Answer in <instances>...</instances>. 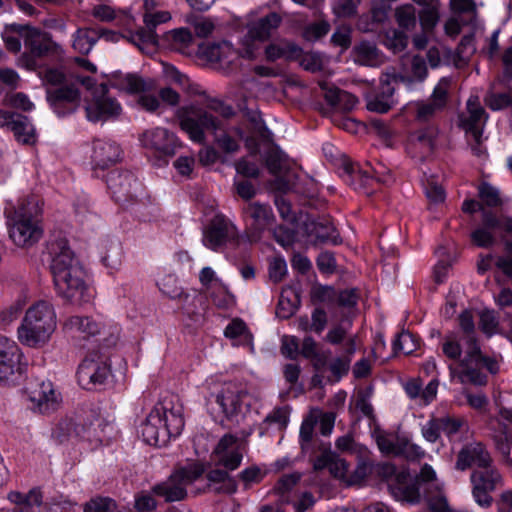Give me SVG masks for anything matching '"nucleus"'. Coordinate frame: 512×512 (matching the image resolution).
Wrapping results in <instances>:
<instances>
[{
	"mask_svg": "<svg viewBox=\"0 0 512 512\" xmlns=\"http://www.w3.org/2000/svg\"><path fill=\"white\" fill-rule=\"evenodd\" d=\"M233 115V108L217 99L210 100L205 108L190 104L181 106L175 111V118L180 129L187 134L192 142L204 144L206 142L205 131L208 130L215 136L218 146L227 153L238 151L239 144L228 134L219 135L218 132L224 130L223 119H228Z\"/></svg>",
	"mask_w": 512,
	"mask_h": 512,
	"instance_id": "f257e3e1",
	"label": "nucleus"
},
{
	"mask_svg": "<svg viewBox=\"0 0 512 512\" xmlns=\"http://www.w3.org/2000/svg\"><path fill=\"white\" fill-rule=\"evenodd\" d=\"M51 272L57 294L77 305L89 302L93 295L86 283V273L65 241L52 245Z\"/></svg>",
	"mask_w": 512,
	"mask_h": 512,
	"instance_id": "f03ea898",
	"label": "nucleus"
},
{
	"mask_svg": "<svg viewBox=\"0 0 512 512\" xmlns=\"http://www.w3.org/2000/svg\"><path fill=\"white\" fill-rule=\"evenodd\" d=\"M57 326L54 306L48 301H38L25 312L21 325L17 329L21 344L37 348L46 344Z\"/></svg>",
	"mask_w": 512,
	"mask_h": 512,
	"instance_id": "7ed1b4c3",
	"label": "nucleus"
},
{
	"mask_svg": "<svg viewBox=\"0 0 512 512\" xmlns=\"http://www.w3.org/2000/svg\"><path fill=\"white\" fill-rule=\"evenodd\" d=\"M42 208L38 197L20 199L10 216L9 236L19 247L31 246L42 236L40 217Z\"/></svg>",
	"mask_w": 512,
	"mask_h": 512,
	"instance_id": "20e7f679",
	"label": "nucleus"
},
{
	"mask_svg": "<svg viewBox=\"0 0 512 512\" xmlns=\"http://www.w3.org/2000/svg\"><path fill=\"white\" fill-rule=\"evenodd\" d=\"M184 427L182 408L156 405L141 425L143 440L153 446H165L172 437L181 434Z\"/></svg>",
	"mask_w": 512,
	"mask_h": 512,
	"instance_id": "39448f33",
	"label": "nucleus"
},
{
	"mask_svg": "<svg viewBox=\"0 0 512 512\" xmlns=\"http://www.w3.org/2000/svg\"><path fill=\"white\" fill-rule=\"evenodd\" d=\"M12 29L22 37L27 49L17 60L19 67L35 70L38 66L37 60L55 52L58 47L49 33L36 27L14 24Z\"/></svg>",
	"mask_w": 512,
	"mask_h": 512,
	"instance_id": "423d86ee",
	"label": "nucleus"
},
{
	"mask_svg": "<svg viewBox=\"0 0 512 512\" xmlns=\"http://www.w3.org/2000/svg\"><path fill=\"white\" fill-rule=\"evenodd\" d=\"M486 367L490 372H497V364L491 359L485 358L480 350L476 339H469V348H466V355L461 360L458 367L449 365V371L452 378H457L460 383H471L474 385H485L487 378L481 372V368Z\"/></svg>",
	"mask_w": 512,
	"mask_h": 512,
	"instance_id": "0eeeda50",
	"label": "nucleus"
},
{
	"mask_svg": "<svg viewBox=\"0 0 512 512\" xmlns=\"http://www.w3.org/2000/svg\"><path fill=\"white\" fill-rule=\"evenodd\" d=\"M205 469L199 462L190 463L177 469L167 480L155 485L153 492L167 502L181 501L186 495V488L202 476Z\"/></svg>",
	"mask_w": 512,
	"mask_h": 512,
	"instance_id": "6e6552de",
	"label": "nucleus"
},
{
	"mask_svg": "<svg viewBox=\"0 0 512 512\" xmlns=\"http://www.w3.org/2000/svg\"><path fill=\"white\" fill-rule=\"evenodd\" d=\"M113 85L127 93L138 94L137 104L147 112H155L161 107L158 96L151 93L155 88L152 80L146 81L137 75L126 74L119 75Z\"/></svg>",
	"mask_w": 512,
	"mask_h": 512,
	"instance_id": "1a4fd4ad",
	"label": "nucleus"
},
{
	"mask_svg": "<svg viewBox=\"0 0 512 512\" xmlns=\"http://www.w3.org/2000/svg\"><path fill=\"white\" fill-rule=\"evenodd\" d=\"M246 450V442L243 439L227 433L214 447L211 458L216 466L234 471L241 465Z\"/></svg>",
	"mask_w": 512,
	"mask_h": 512,
	"instance_id": "9d476101",
	"label": "nucleus"
},
{
	"mask_svg": "<svg viewBox=\"0 0 512 512\" xmlns=\"http://www.w3.org/2000/svg\"><path fill=\"white\" fill-rule=\"evenodd\" d=\"M470 481L474 500L482 507H489L492 504L490 493L503 485L502 476L493 464L474 469Z\"/></svg>",
	"mask_w": 512,
	"mask_h": 512,
	"instance_id": "9b49d317",
	"label": "nucleus"
},
{
	"mask_svg": "<svg viewBox=\"0 0 512 512\" xmlns=\"http://www.w3.org/2000/svg\"><path fill=\"white\" fill-rule=\"evenodd\" d=\"M405 80L406 78L398 74L395 68L387 69L380 77L379 91L366 97L368 110L377 113L388 112L396 103L394 98L395 86Z\"/></svg>",
	"mask_w": 512,
	"mask_h": 512,
	"instance_id": "f8f14e48",
	"label": "nucleus"
},
{
	"mask_svg": "<svg viewBox=\"0 0 512 512\" xmlns=\"http://www.w3.org/2000/svg\"><path fill=\"white\" fill-rule=\"evenodd\" d=\"M451 78L443 77L434 87L431 96L413 104L414 116L418 122H429L444 110L448 101Z\"/></svg>",
	"mask_w": 512,
	"mask_h": 512,
	"instance_id": "ddd939ff",
	"label": "nucleus"
},
{
	"mask_svg": "<svg viewBox=\"0 0 512 512\" xmlns=\"http://www.w3.org/2000/svg\"><path fill=\"white\" fill-rule=\"evenodd\" d=\"M227 418H232L250 406V396L247 389L240 383L227 382L213 395Z\"/></svg>",
	"mask_w": 512,
	"mask_h": 512,
	"instance_id": "4468645a",
	"label": "nucleus"
},
{
	"mask_svg": "<svg viewBox=\"0 0 512 512\" xmlns=\"http://www.w3.org/2000/svg\"><path fill=\"white\" fill-rule=\"evenodd\" d=\"M107 186L114 199L122 205L137 201L142 195V185L128 171H112L107 176Z\"/></svg>",
	"mask_w": 512,
	"mask_h": 512,
	"instance_id": "2eb2a0df",
	"label": "nucleus"
},
{
	"mask_svg": "<svg viewBox=\"0 0 512 512\" xmlns=\"http://www.w3.org/2000/svg\"><path fill=\"white\" fill-rule=\"evenodd\" d=\"M314 469H328L333 477L344 481L348 485L360 482L366 475L365 466H359L353 473H350L349 464L332 451H326L317 457L314 462Z\"/></svg>",
	"mask_w": 512,
	"mask_h": 512,
	"instance_id": "dca6fc26",
	"label": "nucleus"
},
{
	"mask_svg": "<svg viewBox=\"0 0 512 512\" xmlns=\"http://www.w3.org/2000/svg\"><path fill=\"white\" fill-rule=\"evenodd\" d=\"M109 375V365L97 354L87 356L77 371L78 383L86 390H95L102 386Z\"/></svg>",
	"mask_w": 512,
	"mask_h": 512,
	"instance_id": "f3484780",
	"label": "nucleus"
},
{
	"mask_svg": "<svg viewBox=\"0 0 512 512\" xmlns=\"http://www.w3.org/2000/svg\"><path fill=\"white\" fill-rule=\"evenodd\" d=\"M140 141L144 148L157 153L159 156H173L181 142L175 133L164 127H155L143 132Z\"/></svg>",
	"mask_w": 512,
	"mask_h": 512,
	"instance_id": "a211bd4d",
	"label": "nucleus"
},
{
	"mask_svg": "<svg viewBox=\"0 0 512 512\" xmlns=\"http://www.w3.org/2000/svg\"><path fill=\"white\" fill-rule=\"evenodd\" d=\"M486 120L487 114L479 97L471 95L467 100L465 111L459 115L460 127L479 144Z\"/></svg>",
	"mask_w": 512,
	"mask_h": 512,
	"instance_id": "6ab92c4d",
	"label": "nucleus"
},
{
	"mask_svg": "<svg viewBox=\"0 0 512 512\" xmlns=\"http://www.w3.org/2000/svg\"><path fill=\"white\" fill-rule=\"evenodd\" d=\"M439 130L430 125L409 134L406 143V151L411 158L423 161L429 157L436 146Z\"/></svg>",
	"mask_w": 512,
	"mask_h": 512,
	"instance_id": "aec40b11",
	"label": "nucleus"
},
{
	"mask_svg": "<svg viewBox=\"0 0 512 512\" xmlns=\"http://www.w3.org/2000/svg\"><path fill=\"white\" fill-rule=\"evenodd\" d=\"M71 425L73 433L90 442H101L105 420L100 416L97 410L90 409L78 415L74 421L67 423Z\"/></svg>",
	"mask_w": 512,
	"mask_h": 512,
	"instance_id": "412c9836",
	"label": "nucleus"
},
{
	"mask_svg": "<svg viewBox=\"0 0 512 512\" xmlns=\"http://www.w3.org/2000/svg\"><path fill=\"white\" fill-rule=\"evenodd\" d=\"M244 213L251 220L247 228L249 242H258L263 232L269 228L274 220L269 205L259 202H250L244 207Z\"/></svg>",
	"mask_w": 512,
	"mask_h": 512,
	"instance_id": "4be33fe9",
	"label": "nucleus"
},
{
	"mask_svg": "<svg viewBox=\"0 0 512 512\" xmlns=\"http://www.w3.org/2000/svg\"><path fill=\"white\" fill-rule=\"evenodd\" d=\"M102 95L94 97L93 101L86 106V116L91 122L107 121L118 117L122 112L119 102L107 95V87L104 84L99 86Z\"/></svg>",
	"mask_w": 512,
	"mask_h": 512,
	"instance_id": "5701e85b",
	"label": "nucleus"
},
{
	"mask_svg": "<svg viewBox=\"0 0 512 512\" xmlns=\"http://www.w3.org/2000/svg\"><path fill=\"white\" fill-rule=\"evenodd\" d=\"M493 464L490 453L480 442L466 444L458 453L455 464L456 469L465 471L468 468H485Z\"/></svg>",
	"mask_w": 512,
	"mask_h": 512,
	"instance_id": "b1692460",
	"label": "nucleus"
},
{
	"mask_svg": "<svg viewBox=\"0 0 512 512\" xmlns=\"http://www.w3.org/2000/svg\"><path fill=\"white\" fill-rule=\"evenodd\" d=\"M29 398L41 413H49L57 409L61 396L50 381H42L28 388Z\"/></svg>",
	"mask_w": 512,
	"mask_h": 512,
	"instance_id": "393cba45",
	"label": "nucleus"
},
{
	"mask_svg": "<svg viewBox=\"0 0 512 512\" xmlns=\"http://www.w3.org/2000/svg\"><path fill=\"white\" fill-rule=\"evenodd\" d=\"M121 149L109 139H94L92 142L91 163L94 168L106 169L120 160Z\"/></svg>",
	"mask_w": 512,
	"mask_h": 512,
	"instance_id": "a878e982",
	"label": "nucleus"
},
{
	"mask_svg": "<svg viewBox=\"0 0 512 512\" xmlns=\"http://www.w3.org/2000/svg\"><path fill=\"white\" fill-rule=\"evenodd\" d=\"M389 490L391 495L398 501L415 504L421 498L417 482H412L410 474L405 470L395 475L394 479L389 483Z\"/></svg>",
	"mask_w": 512,
	"mask_h": 512,
	"instance_id": "bb28decb",
	"label": "nucleus"
},
{
	"mask_svg": "<svg viewBox=\"0 0 512 512\" xmlns=\"http://www.w3.org/2000/svg\"><path fill=\"white\" fill-rule=\"evenodd\" d=\"M63 328L73 337L88 339L100 334L103 325L92 316L72 315L65 320Z\"/></svg>",
	"mask_w": 512,
	"mask_h": 512,
	"instance_id": "cd10ccee",
	"label": "nucleus"
},
{
	"mask_svg": "<svg viewBox=\"0 0 512 512\" xmlns=\"http://www.w3.org/2000/svg\"><path fill=\"white\" fill-rule=\"evenodd\" d=\"M500 226V217L490 211H483L481 226L471 234L473 243L479 247H491L496 242V232H499Z\"/></svg>",
	"mask_w": 512,
	"mask_h": 512,
	"instance_id": "c85d7f7f",
	"label": "nucleus"
},
{
	"mask_svg": "<svg viewBox=\"0 0 512 512\" xmlns=\"http://www.w3.org/2000/svg\"><path fill=\"white\" fill-rule=\"evenodd\" d=\"M21 352L15 341L0 335V382L13 375L20 361Z\"/></svg>",
	"mask_w": 512,
	"mask_h": 512,
	"instance_id": "c756f323",
	"label": "nucleus"
},
{
	"mask_svg": "<svg viewBox=\"0 0 512 512\" xmlns=\"http://www.w3.org/2000/svg\"><path fill=\"white\" fill-rule=\"evenodd\" d=\"M344 172L346 173L345 181L355 189H366L374 181L388 183L390 179V177L383 176L382 170L374 169V174L371 175L368 171H363L357 165L351 163L344 165Z\"/></svg>",
	"mask_w": 512,
	"mask_h": 512,
	"instance_id": "7c9ffc66",
	"label": "nucleus"
},
{
	"mask_svg": "<svg viewBox=\"0 0 512 512\" xmlns=\"http://www.w3.org/2000/svg\"><path fill=\"white\" fill-rule=\"evenodd\" d=\"M282 22L279 14L272 12L247 25V34L260 41H267Z\"/></svg>",
	"mask_w": 512,
	"mask_h": 512,
	"instance_id": "2f4dec72",
	"label": "nucleus"
},
{
	"mask_svg": "<svg viewBox=\"0 0 512 512\" xmlns=\"http://www.w3.org/2000/svg\"><path fill=\"white\" fill-rule=\"evenodd\" d=\"M203 55L213 63L231 64L239 57L238 50L228 41L211 43L203 48Z\"/></svg>",
	"mask_w": 512,
	"mask_h": 512,
	"instance_id": "473e14b6",
	"label": "nucleus"
},
{
	"mask_svg": "<svg viewBox=\"0 0 512 512\" xmlns=\"http://www.w3.org/2000/svg\"><path fill=\"white\" fill-rule=\"evenodd\" d=\"M230 228L224 219L215 218L204 232L203 244L211 250H218L225 243Z\"/></svg>",
	"mask_w": 512,
	"mask_h": 512,
	"instance_id": "72a5a7b5",
	"label": "nucleus"
},
{
	"mask_svg": "<svg viewBox=\"0 0 512 512\" xmlns=\"http://www.w3.org/2000/svg\"><path fill=\"white\" fill-rule=\"evenodd\" d=\"M354 62L364 66L376 67L383 63L384 57L376 45L369 41H362L352 50Z\"/></svg>",
	"mask_w": 512,
	"mask_h": 512,
	"instance_id": "f704fd0d",
	"label": "nucleus"
},
{
	"mask_svg": "<svg viewBox=\"0 0 512 512\" xmlns=\"http://www.w3.org/2000/svg\"><path fill=\"white\" fill-rule=\"evenodd\" d=\"M47 98L57 113L65 104L70 105L69 111H73L79 101V92L74 86H63L47 90Z\"/></svg>",
	"mask_w": 512,
	"mask_h": 512,
	"instance_id": "c9c22d12",
	"label": "nucleus"
},
{
	"mask_svg": "<svg viewBox=\"0 0 512 512\" xmlns=\"http://www.w3.org/2000/svg\"><path fill=\"white\" fill-rule=\"evenodd\" d=\"M265 57L268 61L274 62L280 58L288 60L300 57L302 49L294 42L281 40L271 43L265 48Z\"/></svg>",
	"mask_w": 512,
	"mask_h": 512,
	"instance_id": "e433bc0d",
	"label": "nucleus"
},
{
	"mask_svg": "<svg viewBox=\"0 0 512 512\" xmlns=\"http://www.w3.org/2000/svg\"><path fill=\"white\" fill-rule=\"evenodd\" d=\"M208 487L215 493L232 494L237 490V483L228 470L214 469L207 474Z\"/></svg>",
	"mask_w": 512,
	"mask_h": 512,
	"instance_id": "4c0bfd02",
	"label": "nucleus"
},
{
	"mask_svg": "<svg viewBox=\"0 0 512 512\" xmlns=\"http://www.w3.org/2000/svg\"><path fill=\"white\" fill-rule=\"evenodd\" d=\"M492 425L496 448L504 457L508 458L511 453L512 425H507L500 420L495 421Z\"/></svg>",
	"mask_w": 512,
	"mask_h": 512,
	"instance_id": "58836bf2",
	"label": "nucleus"
},
{
	"mask_svg": "<svg viewBox=\"0 0 512 512\" xmlns=\"http://www.w3.org/2000/svg\"><path fill=\"white\" fill-rule=\"evenodd\" d=\"M157 285L162 292L172 300L184 298L185 301L195 302V298L188 293H185L179 286L178 279L175 275L167 274L158 280Z\"/></svg>",
	"mask_w": 512,
	"mask_h": 512,
	"instance_id": "ea45409f",
	"label": "nucleus"
},
{
	"mask_svg": "<svg viewBox=\"0 0 512 512\" xmlns=\"http://www.w3.org/2000/svg\"><path fill=\"white\" fill-rule=\"evenodd\" d=\"M162 74L167 82L178 85L184 91L191 94L198 93L197 85L191 83L187 75L180 72L174 65L162 63Z\"/></svg>",
	"mask_w": 512,
	"mask_h": 512,
	"instance_id": "a19ab883",
	"label": "nucleus"
},
{
	"mask_svg": "<svg viewBox=\"0 0 512 512\" xmlns=\"http://www.w3.org/2000/svg\"><path fill=\"white\" fill-rule=\"evenodd\" d=\"M14 119L11 131H13L16 140L23 144H34L36 142V134L29 119L20 114H17Z\"/></svg>",
	"mask_w": 512,
	"mask_h": 512,
	"instance_id": "79ce46f5",
	"label": "nucleus"
},
{
	"mask_svg": "<svg viewBox=\"0 0 512 512\" xmlns=\"http://www.w3.org/2000/svg\"><path fill=\"white\" fill-rule=\"evenodd\" d=\"M99 38V33L95 30L78 29L73 35V48L81 54H88Z\"/></svg>",
	"mask_w": 512,
	"mask_h": 512,
	"instance_id": "37998d69",
	"label": "nucleus"
},
{
	"mask_svg": "<svg viewBox=\"0 0 512 512\" xmlns=\"http://www.w3.org/2000/svg\"><path fill=\"white\" fill-rule=\"evenodd\" d=\"M224 334L227 338L234 340V345H249L253 348L252 335L249 333L246 324L242 320H233L226 327Z\"/></svg>",
	"mask_w": 512,
	"mask_h": 512,
	"instance_id": "c03bdc74",
	"label": "nucleus"
},
{
	"mask_svg": "<svg viewBox=\"0 0 512 512\" xmlns=\"http://www.w3.org/2000/svg\"><path fill=\"white\" fill-rule=\"evenodd\" d=\"M8 499L13 504L19 507L27 506H41L43 502V496L39 489L33 488L27 494H22L18 491H11L8 494Z\"/></svg>",
	"mask_w": 512,
	"mask_h": 512,
	"instance_id": "a18cd8bd",
	"label": "nucleus"
},
{
	"mask_svg": "<svg viewBox=\"0 0 512 512\" xmlns=\"http://www.w3.org/2000/svg\"><path fill=\"white\" fill-rule=\"evenodd\" d=\"M264 41H260L249 34H245L241 40V47L238 50L239 57L254 60L258 57L261 51V44Z\"/></svg>",
	"mask_w": 512,
	"mask_h": 512,
	"instance_id": "49530a36",
	"label": "nucleus"
},
{
	"mask_svg": "<svg viewBox=\"0 0 512 512\" xmlns=\"http://www.w3.org/2000/svg\"><path fill=\"white\" fill-rule=\"evenodd\" d=\"M441 430L449 437L452 438L456 434L461 433L468 429L467 422L460 417L444 416L439 418Z\"/></svg>",
	"mask_w": 512,
	"mask_h": 512,
	"instance_id": "de8ad7c7",
	"label": "nucleus"
},
{
	"mask_svg": "<svg viewBox=\"0 0 512 512\" xmlns=\"http://www.w3.org/2000/svg\"><path fill=\"white\" fill-rule=\"evenodd\" d=\"M395 17L398 25L410 30L416 25V11L413 5L405 4L396 8Z\"/></svg>",
	"mask_w": 512,
	"mask_h": 512,
	"instance_id": "09e8293b",
	"label": "nucleus"
},
{
	"mask_svg": "<svg viewBox=\"0 0 512 512\" xmlns=\"http://www.w3.org/2000/svg\"><path fill=\"white\" fill-rule=\"evenodd\" d=\"M418 346V342L413 334L408 331H402L393 342L395 353L402 352L405 355L411 354Z\"/></svg>",
	"mask_w": 512,
	"mask_h": 512,
	"instance_id": "8fccbe9b",
	"label": "nucleus"
},
{
	"mask_svg": "<svg viewBox=\"0 0 512 512\" xmlns=\"http://www.w3.org/2000/svg\"><path fill=\"white\" fill-rule=\"evenodd\" d=\"M171 20V14L168 11H145L143 16V21L146 29L149 32H153L155 28L163 23H166Z\"/></svg>",
	"mask_w": 512,
	"mask_h": 512,
	"instance_id": "3c124183",
	"label": "nucleus"
},
{
	"mask_svg": "<svg viewBox=\"0 0 512 512\" xmlns=\"http://www.w3.org/2000/svg\"><path fill=\"white\" fill-rule=\"evenodd\" d=\"M384 43L394 53L401 52L407 46V36L401 31L391 29L387 31Z\"/></svg>",
	"mask_w": 512,
	"mask_h": 512,
	"instance_id": "603ef678",
	"label": "nucleus"
},
{
	"mask_svg": "<svg viewBox=\"0 0 512 512\" xmlns=\"http://www.w3.org/2000/svg\"><path fill=\"white\" fill-rule=\"evenodd\" d=\"M300 65L307 71H321L325 64L324 56L317 52H307L300 55Z\"/></svg>",
	"mask_w": 512,
	"mask_h": 512,
	"instance_id": "864d4df0",
	"label": "nucleus"
},
{
	"mask_svg": "<svg viewBox=\"0 0 512 512\" xmlns=\"http://www.w3.org/2000/svg\"><path fill=\"white\" fill-rule=\"evenodd\" d=\"M116 503L108 497H96L87 502L84 506V512H113Z\"/></svg>",
	"mask_w": 512,
	"mask_h": 512,
	"instance_id": "5fc2aeb1",
	"label": "nucleus"
},
{
	"mask_svg": "<svg viewBox=\"0 0 512 512\" xmlns=\"http://www.w3.org/2000/svg\"><path fill=\"white\" fill-rule=\"evenodd\" d=\"M398 455H402L408 460L416 461L425 456V451L419 445L402 439L400 440Z\"/></svg>",
	"mask_w": 512,
	"mask_h": 512,
	"instance_id": "6e6d98bb",
	"label": "nucleus"
},
{
	"mask_svg": "<svg viewBox=\"0 0 512 512\" xmlns=\"http://www.w3.org/2000/svg\"><path fill=\"white\" fill-rule=\"evenodd\" d=\"M479 317V326L483 333L488 336H492L497 333L499 322L493 311L484 310L480 313Z\"/></svg>",
	"mask_w": 512,
	"mask_h": 512,
	"instance_id": "4d7b16f0",
	"label": "nucleus"
},
{
	"mask_svg": "<svg viewBox=\"0 0 512 512\" xmlns=\"http://www.w3.org/2000/svg\"><path fill=\"white\" fill-rule=\"evenodd\" d=\"M315 232L321 241H329L333 244H338L341 241L336 228L329 222L318 223L315 226Z\"/></svg>",
	"mask_w": 512,
	"mask_h": 512,
	"instance_id": "13d9d810",
	"label": "nucleus"
},
{
	"mask_svg": "<svg viewBox=\"0 0 512 512\" xmlns=\"http://www.w3.org/2000/svg\"><path fill=\"white\" fill-rule=\"evenodd\" d=\"M479 197L487 206L496 207L501 204L498 189L488 183L479 186Z\"/></svg>",
	"mask_w": 512,
	"mask_h": 512,
	"instance_id": "bf43d9fd",
	"label": "nucleus"
},
{
	"mask_svg": "<svg viewBox=\"0 0 512 512\" xmlns=\"http://www.w3.org/2000/svg\"><path fill=\"white\" fill-rule=\"evenodd\" d=\"M330 29V25L326 21H319L308 25L303 32V36L308 41H316L325 36Z\"/></svg>",
	"mask_w": 512,
	"mask_h": 512,
	"instance_id": "052dcab7",
	"label": "nucleus"
},
{
	"mask_svg": "<svg viewBox=\"0 0 512 512\" xmlns=\"http://www.w3.org/2000/svg\"><path fill=\"white\" fill-rule=\"evenodd\" d=\"M419 18L425 30L433 29L439 20V6L424 7L419 14Z\"/></svg>",
	"mask_w": 512,
	"mask_h": 512,
	"instance_id": "680f3d73",
	"label": "nucleus"
},
{
	"mask_svg": "<svg viewBox=\"0 0 512 512\" xmlns=\"http://www.w3.org/2000/svg\"><path fill=\"white\" fill-rule=\"evenodd\" d=\"M361 0H337L334 5V12L338 17H352L357 13Z\"/></svg>",
	"mask_w": 512,
	"mask_h": 512,
	"instance_id": "e2e57ef3",
	"label": "nucleus"
},
{
	"mask_svg": "<svg viewBox=\"0 0 512 512\" xmlns=\"http://www.w3.org/2000/svg\"><path fill=\"white\" fill-rule=\"evenodd\" d=\"M301 474L292 473L282 476L274 487V491L280 496H284L289 493L299 482Z\"/></svg>",
	"mask_w": 512,
	"mask_h": 512,
	"instance_id": "0e129e2a",
	"label": "nucleus"
},
{
	"mask_svg": "<svg viewBox=\"0 0 512 512\" xmlns=\"http://www.w3.org/2000/svg\"><path fill=\"white\" fill-rule=\"evenodd\" d=\"M14 24H11L9 26H6L4 32L2 33V39L5 43L6 48L13 53H18L21 50V36L12 29V26Z\"/></svg>",
	"mask_w": 512,
	"mask_h": 512,
	"instance_id": "69168bd1",
	"label": "nucleus"
},
{
	"mask_svg": "<svg viewBox=\"0 0 512 512\" xmlns=\"http://www.w3.org/2000/svg\"><path fill=\"white\" fill-rule=\"evenodd\" d=\"M287 273V264L284 259L275 257L269 263V278L274 283L283 280Z\"/></svg>",
	"mask_w": 512,
	"mask_h": 512,
	"instance_id": "338daca9",
	"label": "nucleus"
},
{
	"mask_svg": "<svg viewBox=\"0 0 512 512\" xmlns=\"http://www.w3.org/2000/svg\"><path fill=\"white\" fill-rule=\"evenodd\" d=\"M441 425L439 418H432L421 428L424 439L430 443H435L440 437Z\"/></svg>",
	"mask_w": 512,
	"mask_h": 512,
	"instance_id": "774afa93",
	"label": "nucleus"
}]
</instances>
